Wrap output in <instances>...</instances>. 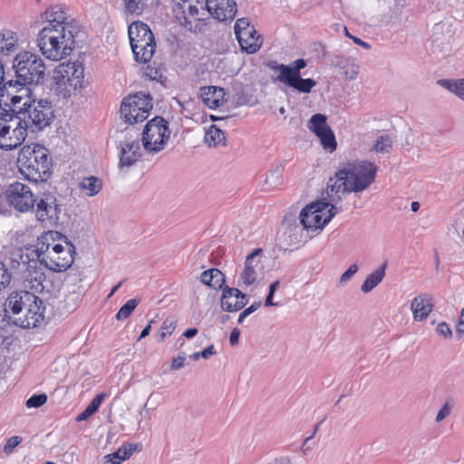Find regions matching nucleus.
Segmentation results:
<instances>
[{
	"mask_svg": "<svg viewBox=\"0 0 464 464\" xmlns=\"http://www.w3.org/2000/svg\"><path fill=\"white\" fill-rule=\"evenodd\" d=\"M437 84L455 94L464 102V78L460 79H440Z\"/></svg>",
	"mask_w": 464,
	"mask_h": 464,
	"instance_id": "nucleus-31",
	"label": "nucleus"
},
{
	"mask_svg": "<svg viewBox=\"0 0 464 464\" xmlns=\"http://www.w3.org/2000/svg\"><path fill=\"white\" fill-rule=\"evenodd\" d=\"M43 17H44L47 22V25L45 27L63 28L66 26L68 29L72 31V34H77L79 32L77 24L72 20H68L63 6H51L43 14Z\"/></svg>",
	"mask_w": 464,
	"mask_h": 464,
	"instance_id": "nucleus-18",
	"label": "nucleus"
},
{
	"mask_svg": "<svg viewBox=\"0 0 464 464\" xmlns=\"http://www.w3.org/2000/svg\"><path fill=\"white\" fill-rule=\"evenodd\" d=\"M153 323V320L150 322V324L141 331L138 340H141L142 338H145L150 334L151 324Z\"/></svg>",
	"mask_w": 464,
	"mask_h": 464,
	"instance_id": "nucleus-59",
	"label": "nucleus"
},
{
	"mask_svg": "<svg viewBox=\"0 0 464 464\" xmlns=\"http://www.w3.org/2000/svg\"><path fill=\"white\" fill-rule=\"evenodd\" d=\"M240 336V330L238 328H234L229 336V343L232 346H235L238 343Z\"/></svg>",
	"mask_w": 464,
	"mask_h": 464,
	"instance_id": "nucleus-56",
	"label": "nucleus"
},
{
	"mask_svg": "<svg viewBox=\"0 0 464 464\" xmlns=\"http://www.w3.org/2000/svg\"><path fill=\"white\" fill-rule=\"evenodd\" d=\"M188 14H182V16H179L177 14V18L179 21L180 25L184 26L185 28H188V30H192V23L188 18Z\"/></svg>",
	"mask_w": 464,
	"mask_h": 464,
	"instance_id": "nucleus-55",
	"label": "nucleus"
},
{
	"mask_svg": "<svg viewBox=\"0 0 464 464\" xmlns=\"http://www.w3.org/2000/svg\"><path fill=\"white\" fill-rule=\"evenodd\" d=\"M332 65L341 70V73L347 80H353L359 72V66L349 58H344L340 55H335L332 59Z\"/></svg>",
	"mask_w": 464,
	"mask_h": 464,
	"instance_id": "nucleus-27",
	"label": "nucleus"
},
{
	"mask_svg": "<svg viewBox=\"0 0 464 464\" xmlns=\"http://www.w3.org/2000/svg\"><path fill=\"white\" fill-rule=\"evenodd\" d=\"M235 34L241 49L247 53H256L262 45L260 35L257 34L254 26L246 28L245 31L237 32Z\"/></svg>",
	"mask_w": 464,
	"mask_h": 464,
	"instance_id": "nucleus-22",
	"label": "nucleus"
},
{
	"mask_svg": "<svg viewBox=\"0 0 464 464\" xmlns=\"http://www.w3.org/2000/svg\"><path fill=\"white\" fill-rule=\"evenodd\" d=\"M261 305V302H255L249 307L242 311L238 316L237 323L242 324L246 317L256 311Z\"/></svg>",
	"mask_w": 464,
	"mask_h": 464,
	"instance_id": "nucleus-47",
	"label": "nucleus"
},
{
	"mask_svg": "<svg viewBox=\"0 0 464 464\" xmlns=\"http://www.w3.org/2000/svg\"><path fill=\"white\" fill-rule=\"evenodd\" d=\"M457 333L464 334V308L461 311L460 317L457 325Z\"/></svg>",
	"mask_w": 464,
	"mask_h": 464,
	"instance_id": "nucleus-58",
	"label": "nucleus"
},
{
	"mask_svg": "<svg viewBox=\"0 0 464 464\" xmlns=\"http://www.w3.org/2000/svg\"><path fill=\"white\" fill-rule=\"evenodd\" d=\"M152 99L150 94L137 92L125 97L121 104V118L129 125L143 122L152 110Z\"/></svg>",
	"mask_w": 464,
	"mask_h": 464,
	"instance_id": "nucleus-10",
	"label": "nucleus"
},
{
	"mask_svg": "<svg viewBox=\"0 0 464 464\" xmlns=\"http://www.w3.org/2000/svg\"><path fill=\"white\" fill-rule=\"evenodd\" d=\"M47 401V395L45 393L34 394L26 401L27 408H39L45 404Z\"/></svg>",
	"mask_w": 464,
	"mask_h": 464,
	"instance_id": "nucleus-40",
	"label": "nucleus"
},
{
	"mask_svg": "<svg viewBox=\"0 0 464 464\" xmlns=\"http://www.w3.org/2000/svg\"><path fill=\"white\" fill-rule=\"evenodd\" d=\"M308 129L319 139L323 148L330 152L336 150L337 142L330 126L327 124V118L324 114H314L307 123Z\"/></svg>",
	"mask_w": 464,
	"mask_h": 464,
	"instance_id": "nucleus-16",
	"label": "nucleus"
},
{
	"mask_svg": "<svg viewBox=\"0 0 464 464\" xmlns=\"http://www.w3.org/2000/svg\"><path fill=\"white\" fill-rule=\"evenodd\" d=\"M253 25L249 23L246 18L237 19L235 24V34L237 32L245 31L246 28H250Z\"/></svg>",
	"mask_w": 464,
	"mask_h": 464,
	"instance_id": "nucleus-51",
	"label": "nucleus"
},
{
	"mask_svg": "<svg viewBox=\"0 0 464 464\" xmlns=\"http://www.w3.org/2000/svg\"><path fill=\"white\" fill-rule=\"evenodd\" d=\"M216 349L214 345H209L207 348H205L203 351L200 352L201 357L204 359H208L210 356L216 354Z\"/></svg>",
	"mask_w": 464,
	"mask_h": 464,
	"instance_id": "nucleus-57",
	"label": "nucleus"
},
{
	"mask_svg": "<svg viewBox=\"0 0 464 464\" xmlns=\"http://www.w3.org/2000/svg\"><path fill=\"white\" fill-rule=\"evenodd\" d=\"M5 198L10 206L19 212H27L34 208L37 198L31 188L21 182H14L5 190Z\"/></svg>",
	"mask_w": 464,
	"mask_h": 464,
	"instance_id": "nucleus-15",
	"label": "nucleus"
},
{
	"mask_svg": "<svg viewBox=\"0 0 464 464\" xmlns=\"http://www.w3.org/2000/svg\"><path fill=\"white\" fill-rule=\"evenodd\" d=\"M415 320H423L431 312L432 304L427 295H419L411 301V304Z\"/></svg>",
	"mask_w": 464,
	"mask_h": 464,
	"instance_id": "nucleus-28",
	"label": "nucleus"
},
{
	"mask_svg": "<svg viewBox=\"0 0 464 464\" xmlns=\"http://www.w3.org/2000/svg\"><path fill=\"white\" fill-rule=\"evenodd\" d=\"M197 334H198L197 328H188L183 333V336L189 339V338H193L194 336H196Z\"/></svg>",
	"mask_w": 464,
	"mask_h": 464,
	"instance_id": "nucleus-60",
	"label": "nucleus"
},
{
	"mask_svg": "<svg viewBox=\"0 0 464 464\" xmlns=\"http://www.w3.org/2000/svg\"><path fill=\"white\" fill-rule=\"evenodd\" d=\"M11 310L6 306V302L4 306L0 305V329H5L7 325L10 324V322L13 323V318Z\"/></svg>",
	"mask_w": 464,
	"mask_h": 464,
	"instance_id": "nucleus-41",
	"label": "nucleus"
},
{
	"mask_svg": "<svg viewBox=\"0 0 464 464\" xmlns=\"http://www.w3.org/2000/svg\"><path fill=\"white\" fill-rule=\"evenodd\" d=\"M104 397L105 394L103 393L97 394L89 403L86 409L77 416L76 420H88L92 415H93L100 408L102 402L104 400Z\"/></svg>",
	"mask_w": 464,
	"mask_h": 464,
	"instance_id": "nucleus-36",
	"label": "nucleus"
},
{
	"mask_svg": "<svg viewBox=\"0 0 464 464\" xmlns=\"http://www.w3.org/2000/svg\"><path fill=\"white\" fill-rule=\"evenodd\" d=\"M13 324L22 328L36 327L44 318V301L29 291H14L6 298Z\"/></svg>",
	"mask_w": 464,
	"mask_h": 464,
	"instance_id": "nucleus-4",
	"label": "nucleus"
},
{
	"mask_svg": "<svg viewBox=\"0 0 464 464\" xmlns=\"http://www.w3.org/2000/svg\"><path fill=\"white\" fill-rule=\"evenodd\" d=\"M42 266L27 253H16L11 258V268L22 273L30 289L38 293H43L46 288V276Z\"/></svg>",
	"mask_w": 464,
	"mask_h": 464,
	"instance_id": "nucleus-9",
	"label": "nucleus"
},
{
	"mask_svg": "<svg viewBox=\"0 0 464 464\" xmlns=\"http://www.w3.org/2000/svg\"><path fill=\"white\" fill-rule=\"evenodd\" d=\"M129 447L130 448L128 449L126 446H122L117 451L106 455V461L110 462V464H120L121 461L129 459L131 456L135 446L129 445Z\"/></svg>",
	"mask_w": 464,
	"mask_h": 464,
	"instance_id": "nucleus-35",
	"label": "nucleus"
},
{
	"mask_svg": "<svg viewBox=\"0 0 464 464\" xmlns=\"http://www.w3.org/2000/svg\"><path fill=\"white\" fill-rule=\"evenodd\" d=\"M358 269L359 268L356 264L350 266L349 268L341 276L339 285H343L351 280V278L357 273Z\"/></svg>",
	"mask_w": 464,
	"mask_h": 464,
	"instance_id": "nucleus-46",
	"label": "nucleus"
},
{
	"mask_svg": "<svg viewBox=\"0 0 464 464\" xmlns=\"http://www.w3.org/2000/svg\"><path fill=\"white\" fill-rule=\"evenodd\" d=\"M125 12L131 15H142L149 9L150 0H122Z\"/></svg>",
	"mask_w": 464,
	"mask_h": 464,
	"instance_id": "nucleus-34",
	"label": "nucleus"
},
{
	"mask_svg": "<svg viewBox=\"0 0 464 464\" xmlns=\"http://www.w3.org/2000/svg\"><path fill=\"white\" fill-rule=\"evenodd\" d=\"M128 34L135 61L140 63L150 62L156 51V43L149 25L135 21L130 24Z\"/></svg>",
	"mask_w": 464,
	"mask_h": 464,
	"instance_id": "nucleus-8",
	"label": "nucleus"
},
{
	"mask_svg": "<svg viewBox=\"0 0 464 464\" xmlns=\"http://www.w3.org/2000/svg\"><path fill=\"white\" fill-rule=\"evenodd\" d=\"M336 214V208L325 201L307 205L301 210L300 222L309 229H322Z\"/></svg>",
	"mask_w": 464,
	"mask_h": 464,
	"instance_id": "nucleus-13",
	"label": "nucleus"
},
{
	"mask_svg": "<svg viewBox=\"0 0 464 464\" xmlns=\"http://www.w3.org/2000/svg\"><path fill=\"white\" fill-rule=\"evenodd\" d=\"M353 43H355L356 44L365 48V49H369L370 48V44H367L366 42L361 40L360 38L356 37V36H353L352 37Z\"/></svg>",
	"mask_w": 464,
	"mask_h": 464,
	"instance_id": "nucleus-62",
	"label": "nucleus"
},
{
	"mask_svg": "<svg viewBox=\"0 0 464 464\" xmlns=\"http://www.w3.org/2000/svg\"><path fill=\"white\" fill-rule=\"evenodd\" d=\"M273 82H282L294 90L302 92L309 93L312 89L316 85V82L311 78H302L301 74L285 76V77H271Z\"/></svg>",
	"mask_w": 464,
	"mask_h": 464,
	"instance_id": "nucleus-23",
	"label": "nucleus"
},
{
	"mask_svg": "<svg viewBox=\"0 0 464 464\" xmlns=\"http://www.w3.org/2000/svg\"><path fill=\"white\" fill-rule=\"evenodd\" d=\"M67 252V249L64 248L61 244H54L52 246H50V250L48 252L47 258H55V256L58 254H64Z\"/></svg>",
	"mask_w": 464,
	"mask_h": 464,
	"instance_id": "nucleus-48",
	"label": "nucleus"
},
{
	"mask_svg": "<svg viewBox=\"0 0 464 464\" xmlns=\"http://www.w3.org/2000/svg\"><path fill=\"white\" fill-rule=\"evenodd\" d=\"M306 65L307 62L303 58H299L294 61L289 65L278 63L276 61H269L266 63V66L270 70L278 73L276 77H285L301 74V70L306 67Z\"/></svg>",
	"mask_w": 464,
	"mask_h": 464,
	"instance_id": "nucleus-25",
	"label": "nucleus"
},
{
	"mask_svg": "<svg viewBox=\"0 0 464 464\" xmlns=\"http://www.w3.org/2000/svg\"><path fill=\"white\" fill-rule=\"evenodd\" d=\"M140 301L133 298L127 301L119 310V312L116 314V319L119 321H122L127 319L131 313L134 311V309L139 304Z\"/></svg>",
	"mask_w": 464,
	"mask_h": 464,
	"instance_id": "nucleus-37",
	"label": "nucleus"
},
{
	"mask_svg": "<svg viewBox=\"0 0 464 464\" xmlns=\"http://www.w3.org/2000/svg\"><path fill=\"white\" fill-rule=\"evenodd\" d=\"M451 411V405L449 402H446L442 408L439 411L436 416V421L440 422L443 420L448 415H450Z\"/></svg>",
	"mask_w": 464,
	"mask_h": 464,
	"instance_id": "nucleus-50",
	"label": "nucleus"
},
{
	"mask_svg": "<svg viewBox=\"0 0 464 464\" xmlns=\"http://www.w3.org/2000/svg\"><path fill=\"white\" fill-rule=\"evenodd\" d=\"M213 276V268L204 271L200 276V280L203 284L210 286Z\"/></svg>",
	"mask_w": 464,
	"mask_h": 464,
	"instance_id": "nucleus-54",
	"label": "nucleus"
},
{
	"mask_svg": "<svg viewBox=\"0 0 464 464\" xmlns=\"http://www.w3.org/2000/svg\"><path fill=\"white\" fill-rule=\"evenodd\" d=\"M393 141L389 135H382L376 140L373 149L378 153H389Z\"/></svg>",
	"mask_w": 464,
	"mask_h": 464,
	"instance_id": "nucleus-38",
	"label": "nucleus"
},
{
	"mask_svg": "<svg viewBox=\"0 0 464 464\" xmlns=\"http://www.w3.org/2000/svg\"><path fill=\"white\" fill-rule=\"evenodd\" d=\"M279 285H280V282L278 280L273 282L270 285H269V293H272V294H275L276 291L277 290V288L279 287Z\"/></svg>",
	"mask_w": 464,
	"mask_h": 464,
	"instance_id": "nucleus-63",
	"label": "nucleus"
},
{
	"mask_svg": "<svg viewBox=\"0 0 464 464\" xmlns=\"http://www.w3.org/2000/svg\"><path fill=\"white\" fill-rule=\"evenodd\" d=\"M246 295L237 288L224 286L221 295V307L227 312L239 311L247 304Z\"/></svg>",
	"mask_w": 464,
	"mask_h": 464,
	"instance_id": "nucleus-19",
	"label": "nucleus"
},
{
	"mask_svg": "<svg viewBox=\"0 0 464 464\" xmlns=\"http://www.w3.org/2000/svg\"><path fill=\"white\" fill-rule=\"evenodd\" d=\"M35 216L37 220L46 226H56L60 220V215L64 210L52 192H44L38 196Z\"/></svg>",
	"mask_w": 464,
	"mask_h": 464,
	"instance_id": "nucleus-14",
	"label": "nucleus"
},
{
	"mask_svg": "<svg viewBox=\"0 0 464 464\" xmlns=\"http://www.w3.org/2000/svg\"><path fill=\"white\" fill-rule=\"evenodd\" d=\"M10 111L21 120V125L26 136L28 132H38L49 127L54 120L53 104L47 99H33L26 96L14 101L13 96L7 97Z\"/></svg>",
	"mask_w": 464,
	"mask_h": 464,
	"instance_id": "nucleus-3",
	"label": "nucleus"
},
{
	"mask_svg": "<svg viewBox=\"0 0 464 464\" xmlns=\"http://www.w3.org/2000/svg\"><path fill=\"white\" fill-rule=\"evenodd\" d=\"M22 442V438L19 437V436H13V437H10L4 448H3V451L5 453V454H10L13 452L14 449L19 445L20 443Z\"/></svg>",
	"mask_w": 464,
	"mask_h": 464,
	"instance_id": "nucleus-44",
	"label": "nucleus"
},
{
	"mask_svg": "<svg viewBox=\"0 0 464 464\" xmlns=\"http://www.w3.org/2000/svg\"><path fill=\"white\" fill-rule=\"evenodd\" d=\"M76 34L68 27H44L38 34L37 44L42 53L50 60L59 61L70 54L75 47Z\"/></svg>",
	"mask_w": 464,
	"mask_h": 464,
	"instance_id": "nucleus-6",
	"label": "nucleus"
},
{
	"mask_svg": "<svg viewBox=\"0 0 464 464\" xmlns=\"http://www.w3.org/2000/svg\"><path fill=\"white\" fill-rule=\"evenodd\" d=\"M378 167L367 160L349 162L341 168L327 182V196L333 202L342 200V196L358 193L368 188L375 180Z\"/></svg>",
	"mask_w": 464,
	"mask_h": 464,
	"instance_id": "nucleus-2",
	"label": "nucleus"
},
{
	"mask_svg": "<svg viewBox=\"0 0 464 464\" xmlns=\"http://www.w3.org/2000/svg\"><path fill=\"white\" fill-rule=\"evenodd\" d=\"M26 133L15 113L7 111L0 112V149L12 150L25 140Z\"/></svg>",
	"mask_w": 464,
	"mask_h": 464,
	"instance_id": "nucleus-11",
	"label": "nucleus"
},
{
	"mask_svg": "<svg viewBox=\"0 0 464 464\" xmlns=\"http://www.w3.org/2000/svg\"><path fill=\"white\" fill-rule=\"evenodd\" d=\"M276 464H292L288 457H282L276 459Z\"/></svg>",
	"mask_w": 464,
	"mask_h": 464,
	"instance_id": "nucleus-64",
	"label": "nucleus"
},
{
	"mask_svg": "<svg viewBox=\"0 0 464 464\" xmlns=\"http://www.w3.org/2000/svg\"><path fill=\"white\" fill-rule=\"evenodd\" d=\"M185 362V354L182 353V354H179L178 357L173 358L170 365V369L173 371H178L181 369L184 366Z\"/></svg>",
	"mask_w": 464,
	"mask_h": 464,
	"instance_id": "nucleus-52",
	"label": "nucleus"
},
{
	"mask_svg": "<svg viewBox=\"0 0 464 464\" xmlns=\"http://www.w3.org/2000/svg\"><path fill=\"white\" fill-rule=\"evenodd\" d=\"M225 133L215 125H211L205 133L204 141L208 147L225 145Z\"/></svg>",
	"mask_w": 464,
	"mask_h": 464,
	"instance_id": "nucleus-33",
	"label": "nucleus"
},
{
	"mask_svg": "<svg viewBox=\"0 0 464 464\" xmlns=\"http://www.w3.org/2000/svg\"><path fill=\"white\" fill-rule=\"evenodd\" d=\"M83 78L84 67L81 62L69 61L59 64L53 72L55 92L63 99L70 97L82 87Z\"/></svg>",
	"mask_w": 464,
	"mask_h": 464,
	"instance_id": "nucleus-7",
	"label": "nucleus"
},
{
	"mask_svg": "<svg viewBox=\"0 0 464 464\" xmlns=\"http://www.w3.org/2000/svg\"><path fill=\"white\" fill-rule=\"evenodd\" d=\"M226 277L225 275L218 269L213 268V276L210 284V287L214 289L224 288L223 285L225 284Z\"/></svg>",
	"mask_w": 464,
	"mask_h": 464,
	"instance_id": "nucleus-43",
	"label": "nucleus"
},
{
	"mask_svg": "<svg viewBox=\"0 0 464 464\" xmlns=\"http://www.w3.org/2000/svg\"><path fill=\"white\" fill-rule=\"evenodd\" d=\"M180 8L182 9V14H187L191 17H196L199 12L198 6L189 3L188 0H183Z\"/></svg>",
	"mask_w": 464,
	"mask_h": 464,
	"instance_id": "nucleus-45",
	"label": "nucleus"
},
{
	"mask_svg": "<svg viewBox=\"0 0 464 464\" xmlns=\"http://www.w3.org/2000/svg\"><path fill=\"white\" fill-rule=\"evenodd\" d=\"M387 266V263L382 264L380 267H378L372 274L368 275L365 280L363 281L361 290L363 293L371 292L374 287H376L383 279L385 276V269Z\"/></svg>",
	"mask_w": 464,
	"mask_h": 464,
	"instance_id": "nucleus-30",
	"label": "nucleus"
},
{
	"mask_svg": "<svg viewBox=\"0 0 464 464\" xmlns=\"http://www.w3.org/2000/svg\"><path fill=\"white\" fill-rule=\"evenodd\" d=\"M11 278L12 274L8 271L5 265L0 262V291L9 285Z\"/></svg>",
	"mask_w": 464,
	"mask_h": 464,
	"instance_id": "nucleus-42",
	"label": "nucleus"
},
{
	"mask_svg": "<svg viewBox=\"0 0 464 464\" xmlns=\"http://www.w3.org/2000/svg\"><path fill=\"white\" fill-rule=\"evenodd\" d=\"M274 295L275 294H272V293L268 292V294L266 295V301H265V305L266 306H274V305H277L278 304L277 303H274L273 302Z\"/></svg>",
	"mask_w": 464,
	"mask_h": 464,
	"instance_id": "nucleus-61",
	"label": "nucleus"
},
{
	"mask_svg": "<svg viewBox=\"0 0 464 464\" xmlns=\"http://www.w3.org/2000/svg\"><path fill=\"white\" fill-rule=\"evenodd\" d=\"M261 248H256L250 253L246 259L245 268L240 275V281L246 286L251 285L256 282V267L259 264V260L256 259L262 254Z\"/></svg>",
	"mask_w": 464,
	"mask_h": 464,
	"instance_id": "nucleus-24",
	"label": "nucleus"
},
{
	"mask_svg": "<svg viewBox=\"0 0 464 464\" xmlns=\"http://www.w3.org/2000/svg\"><path fill=\"white\" fill-rule=\"evenodd\" d=\"M436 332L445 338H449L452 335L450 326L445 322H441L437 325Z\"/></svg>",
	"mask_w": 464,
	"mask_h": 464,
	"instance_id": "nucleus-49",
	"label": "nucleus"
},
{
	"mask_svg": "<svg viewBox=\"0 0 464 464\" xmlns=\"http://www.w3.org/2000/svg\"><path fill=\"white\" fill-rule=\"evenodd\" d=\"M203 102L210 109L219 107L225 102V90L217 86H206L200 89Z\"/></svg>",
	"mask_w": 464,
	"mask_h": 464,
	"instance_id": "nucleus-26",
	"label": "nucleus"
},
{
	"mask_svg": "<svg viewBox=\"0 0 464 464\" xmlns=\"http://www.w3.org/2000/svg\"><path fill=\"white\" fill-rule=\"evenodd\" d=\"M162 330L168 332L169 334H171L174 329L176 328V321L172 318H167L161 326Z\"/></svg>",
	"mask_w": 464,
	"mask_h": 464,
	"instance_id": "nucleus-53",
	"label": "nucleus"
},
{
	"mask_svg": "<svg viewBox=\"0 0 464 464\" xmlns=\"http://www.w3.org/2000/svg\"><path fill=\"white\" fill-rule=\"evenodd\" d=\"M45 64L44 60L36 53L24 51L18 53L9 72L8 84L5 87L7 97L13 96L14 101L32 96V86L44 82L45 77Z\"/></svg>",
	"mask_w": 464,
	"mask_h": 464,
	"instance_id": "nucleus-1",
	"label": "nucleus"
},
{
	"mask_svg": "<svg viewBox=\"0 0 464 464\" xmlns=\"http://www.w3.org/2000/svg\"><path fill=\"white\" fill-rule=\"evenodd\" d=\"M120 161L119 168L123 169L133 166L141 156L140 145L139 140L132 141L123 140L119 144Z\"/></svg>",
	"mask_w": 464,
	"mask_h": 464,
	"instance_id": "nucleus-20",
	"label": "nucleus"
},
{
	"mask_svg": "<svg viewBox=\"0 0 464 464\" xmlns=\"http://www.w3.org/2000/svg\"><path fill=\"white\" fill-rule=\"evenodd\" d=\"M208 13L219 22L232 21L237 13L234 0H206Z\"/></svg>",
	"mask_w": 464,
	"mask_h": 464,
	"instance_id": "nucleus-17",
	"label": "nucleus"
},
{
	"mask_svg": "<svg viewBox=\"0 0 464 464\" xmlns=\"http://www.w3.org/2000/svg\"><path fill=\"white\" fill-rule=\"evenodd\" d=\"M68 248L67 252L64 254H58L55 256V258H47L41 259V265H44L47 269L53 272H62L65 271L72 265L74 261L75 247L70 243L66 242Z\"/></svg>",
	"mask_w": 464,
	"mask_h": 464,
	"instance_id": "nucleus-21",
	"label": "nucleus"
},
{
	"mask_svg": "<svg viewBox=\"0 0 464 464\" xmlns=\"http://www.w3.org/2000/svg\"><path fill=\"white\" fill-rule=\"evenodd\" d=\"M17 163L21 174L29 181L46 182L51 177L53 160L49 150L40 144L24 146Z\"/></svg>",
	"mask_w": 464,
	"mask_h": 464,
	"instance_id": "nucleus-5",
	"label": "nucleus"
},
{
	"mask_svg": "<svg viewBox=\"0 0 464 464\" xmlns=\"http://www.w3.org/2000/svg\"><path fill=\"white\" fill-rule=\"evenodd\" d=\"M81 190L84 191L87 196L92 197L97 195L102 188V181L97 177L90 176L83 178L79 183Z\"/></svg>",
	"mask_w": 464,
	"mask_h": 464,
	"instance_id": "nucleus-32",
	"label": "nucleus"
},
{
	"mask_svg": "<svg viewBox=\"0 0 464 464\" xmlns=\"http://www.w3.org/2000/svg\"><path fill=\"white\" fill-rule=\"evenodd\" d=\"M17 35L12 31H3L0 33V54L10 55L17 49Z\"/></svg>",
	"mask_w": 464,
	"mask_h": 464,
	"instance_id": "nucleus-29",
	"label": "nucleus"
},
{
	"mask_svg": "<svg viewBox=\"0 0 464 464\" xmlns=\"http://www.w3.org/2000/svg\"><path fill=\"white\" fill-rule=\"evenodd\" d=\"M170 130L168 121L162 117L156 116L149 121L142 131V145L150 154L162 150L169 138Z\"/></svg>",
	"mask_w": 464,
	"mask_h": 464,
	"instance_id": "nucleus-12",
	"label": "nucleus"
},
{
	"mask_svg": "<svg viewBox=\"0 0 464 464\" xmlns=\"http://www.w3.org/2000/svg\"><path fill=\"white\" fill-rule=\"evenodd\" d=\"M50 244H45L44 242L39 243L36 249L32 252L33 257L34 260H37L38 264H41V259H44L48 256Z\"/></svg>",
	"mask_w": 464,
	"mask_h": 464,
	"instance_id": "nucleus-39",
	"label": "nucleus"
}]
</instances>
